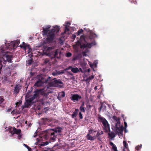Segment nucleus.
<instances>
[{
  "label": "nucleus",
  "mask_w": 151,
  "mask_h": 151,
  "mask_svg": "<svg viewBox=\"0 0 151 151\" xmlns=\"http://www.w3.org/2000/svg\"><path fill=\"white\" fill-rule=\"evenodd\" d=\"M96 44L95 41L90 43H87L85 40V36L82 35L81 37L79 40L76 42V47L77 45H79L81 49H85V50L82 51V54L83 56H86L89 53V49Z\"/></svg>",
  "instance_id": "f257e3e1"
},
{
  "label": "nucleus",
  "mask_w": 151,
  "mask_h": 151,
  "mask_svg": "<svg viewBox=\"0 0 151 151\" xmlns=\"http://www.w3.org/2000/svg\"><path fill=\"white\" fill-rule=\"evenodd\" d=\"M50 79L51 78L48 77L47 79L43 81V79L42 78V80L39 79L35 83V86L37 87H40L42 86L44 83H48L49 86L50 87H58L59 88L63 87V83L60 80H57L54 78L49 82V81H50Z\"/></svg>",
  "instance_id": "f03ea898"
},
{
  "label": "nucleus",
  "mask_w": 151,
  "mask_h": 151,
  "mask_svg": "<svg viewBox=\"0 0 151 151\" xmlns=\"http://www.w3.org/2000/svg\"><path fill=\"white\" fill-rule=\"evenodd\" d=\"M51 27L50 25H47L45 28L43 27V30L42 31L43 35H47L46 38L47 41L48 42L52 41L55 37V33L58 32L60 29L58 26H56L53 27V28L50 30Z\"/></svg>",
  "instance_id": "7ed1b4c3"
},
{
  "label": "nucleus",
  "mask_w": 151,
  "mask_h": 151,
  "mask_svg": "<svg viewBox=\"0 0 151 151\" xmlns=\"http://www.w3.org/2000/svg\"><path fill=\"white\" fill-rule=\"evenodd\" d=\"M62 128L60 127H58L55 129H49L46 131L42 138L45 140L49 139L50 142L54 141L56 138L58 133L59 134L61 132Z\"/></svg>",
  "instance_id": "20e7f679"
},
{
  "label": "nucleus",
  "mask_w": 151,
  "mask_h": 151,
  "mask_svg": "<svg viewBox=\"0 0 151 151\" xmlns=\"http://www.w3.org/2000/svg\"><path fill=\"white\" fill-rule=\"evenodd\" d=\"M55 47L51 46L47 47L45 48V50L46 51V53L49 55H53L54 58H58V55L59 53L58 49L54 50Z\"/></svg>",
  "instance_id": "39448f33"
},
{
  "label": "nucleus",
  "mask_w": 151,
  "mask_h": 151,
  "mask_svg": "<svg viewBox=\"0 0 151 151\" xmlns=\"http://www.w3.org/2000/svg\"><path fill=\"white\" fill-rule=\"evenodd\" d=\"M99 121L102 123L104 129L106 132H107L110 131V125L105 118L101 116H99Z\"/></svg>",
  "instance_id": "423d86ee"
},
{
  "label": "nucleus",
  "mask_w": 151,
  "mask_h": 151,
  "mask_svg": "<svg viewBox=\"0 0 151 151\" xmlns=\"http://www.w3.org/2000/svg\"><path fill=\"white\" fill-rule=\"evenodd\" d=\"M34 94L33 96L30 97V99H31L34 101H35V103L38 101L37 98L38 97L40 94L42 95H45V92H44L42 89H40L38 90H37L34 91Z\"/></svg>",
  "instance_id": "0eeeda50"
},
{
  "label": "nucleus",
  "mask_w": 151,
  "mask_h": 151,
  "mask_svg": "<svg viewBox=\"0 0 151 151\" xmlns=\"http://www.w3.org/2000/svg\"><path fill=\"white\" fill-rule=\"evenodd\" d=\"M9 132L11 134V135H13L14 134L18 135L20 133H21V130L20 129H17L15 127H13L12 130L11 129L9 130Z\"/></svg>",
  "instance_id": "6e6552de"
},
{
  "label": "nucleus",
  "mask_w": 151,
  "mask_h": 151,
  "mask_svg": "<svg viewBox=\"0 0 151 151\" xmlns=\"http://www.w3.org/2000/svg\"><path fill=\"white\" fill-rule=\"evenodd\" d=\"M22 87V86L20 84H16L14 89L13 94H15L16 96L19 93Z\"/></svg>",
  "instance_id": "1a4fd4ad"
},
{
  "label": "nucleus",
  "mask_w": 151,
  "mask_h": 151,
  "mask_svg": "<svg viewBox=\"0 0 151 151\" xmlns=\"http://www.w3.org/2000/svg\"><path fill=\"white\" fill-rule=\"evenodd\" d=\"M35 103V101H34L30 98L29 99L26 100V102L24 104V107L25 108H28L29 106Z\"/></svg>",
  "instance_id": "9d476101"
},
{
  "label": "nucleus",
  "mask_w": 151,
  "mask_h": 151,
  "mask_svg": "<svg viewBox=\"0 0 151 151\" xmlns=\"http://www.w3.org/2000/svg\"><path fill=\"white\" fill-rule=\"evenodd\" d=\"M115 129L119 137L120 138L122 135L123 127L122 125L121 127L115 128Z\"/></svg>",
  "instance_id": "9b49d317"
},
{
  "label": "nucleus",
  "mask_w": 151,
  "mask_h": 151,
  "mask_svg": "<svg viewBox=\"0 0 151 151\" xmlns=\"http://www.w3.org/2000/svg\"><path fill=\"white\" fill-rule=\"evenodd\" d=\"M13 56L12 55H6L4 56V61L5 62L7 61L8 62L11 63L12 61V58Z\"/></svg>",
  "instance_id": "f8f14e48"
},
{
  "label": "nucleus",
  "mask_w": 151,
  "mask_h": 151,
  "mask_svg": "<svg viewBox=\"0 0 151 151\" xmlns=\"http://www.w3.org/2000/svg\"><path fill=\"white\" fill-rule=\"evenodd\" d=\"M71 68L72 66H70L69 67L65 69L64 70H60V71L61 74L64 73L67 75H69L71 76L73 75V74L71 73V71H67L69 69H70V68Z\"/></svg>",
  "instance_id": "ddd939ff"
},
{
  "label": "nucleus",
  "mask_w": 151,
  "mask_h": 151,
  "mask_svg": "<svg viewBox=\"0 0 151 151\" xmlns=\"http://www.w3.org/2000/svg\"><path fill=\"white\" fill-rule=\"evenodd\" d=\"M113 119L116 122L115 128L118 127H121L122 125H120V122L119 118L115 116H114L113 117Z\"/></svg>",
  "instance_id": "4468645a"
},
{
  "label": "nucleus",
  "mask_w": 151,
  "mask_h": 151,
  "mask_svg": "<svg viewBox=\"0 0 151 151\" xmlns=\"http://www.w3.org/2000/svg\"><path fill=\"white\" fill-rule=\"evenodd\" d=\"M88 62V64L90 65V67L93 69V71H95L96 70L94 69V68H96L97 67V65L98 63V61L97 60L95 61L93 64L89 61Z\"/></svg>",
  "instance_id": "2eb2a0df"
},
{
  "label": "nucleus",
  "mask_w": 151,
  "mask_h": 151,
  "mask_svg": "<svg viewBox=\"0 0 151 151\" xmlns=\"http://www.w3.org/2000/svg\"><path fill=\"white\" fill-rule=\"evenodd\" d=\"M94 77V76L92 75L91 76L89 77L88 78H86L85 76L83 77V80L84 81H86L87 84L89 85V81L93 79Z\"/></svg>",
  "instance_id": "dca6fc26"
},
{
  "label": "nucleus",
  "mask_w": 151,
  "mask_h": 151,
  "mask_svg": "<svg viewBox=\"0 0 151 151\" xmlns=\"http://www.w3.org/2000/svg\"><path fill=\"white\" fill-rule=\"evenodd\" d=\"M20 47H21L23 48L25 50H26L27 48H28L29 49V50H31L30 45L28 44L25 43L24 42H23L22 45L21 46L20 45Z\"/></svg>",
  "instance_id": "f3484780"
},
{
  "label": "nucleus",
  "mask_w": 151,
  "mask_h": 151,
  "mask_svg": "<svg viewBox=\"0 0 151 151\" xmlns=\"http://www.w3.org/2000/svg\"><path fill=\"white\" fill-rule=\"evenodd\" d=\"M41 119L43 121L42 123L44 124H46L47 122H50V120L48 118H42Z\"/></svg>",
  "instance_id": "a211bd4d"
},
{
  "label": "nucleus",
  "mask_w": 151,
  "mask_h": 151,
  "mask_svg": "<svg viewBox=\"0 0 151 151\" xmlns=\"http://www.w3.org/2000/svg\"><path fill=\"white\" fill-rule=\"evenodd\" d=\"M86 137L87 139L90 140H93L96 138V137L94 136L92 137L89 134H88L87 136Z\"/></svg>",
  "instance_id": "6ab92c4d"
},
{
  "label": "nucleus",
  "mask_w": 151,
  "mask_h": 151,
  "mask_svg": "<svg viewBox=\"0 0 151 151\" xmlns=\"http://www.w3.org/2000/svg\"><path fill=\"white\" fill-rule=\"evenodd\" d=\"M70 24V22H68L67 23V24L65 25L64 33H66L69 30L68 28Z\"/></svg>",
  "instance_id": "aec40b11"
},
{
  "label": "nucleus",
  "mask_w": 151,
  "mask_h": 151,
  "mask_svg": "<svg viewBox=\"0 0 151 151\" xmlns=\"http://www.w3.org/2000/svg\"><path fill=\"white\" fill-rule=\"evenodd\" d=\"M90 38L91 39H93L97 37V35L92 32H91L90 35Z\"/></svg>",
  "instance_id": "412c9836"
},
{
  "label": "nucleus",
  "mask_w": 151,
  "mask_h": 151,
  "mask_svg": "<svg viewBox=\"0 0 151 151\" xmlns=\"http://www.w3.org/2000/svg\"><path fill=\"white\" fill-rule=\"evenodd\" d=\"M109 136L111 137V139L114 137L115 136V134L113 132H109L108 133Z\"/></svg>",
  "instance_id": "4be33fe9"
},
{
  "label": "nucleus",
  "mask_w": 151,
  "mask_h": 151,
  "mask_svg": "<svg viewBox=\"0 0 151 151\" xmlns=\"http://www.w3.org/2000/svg\"><path fill=\"white\" fill-rule=\"evenodd\" d=\"M58 95L61 98L64 97L65 96V92L63 91L60 93Z\"/></svg>",
  "instance_id": "5701e85b"
},
{
  "label": "nucleus",
  "mask_w": 151,
  "mask_h": 151,
  "mask_svg": "<svg viewBox=\"0 0 151 151\" xmlns=\"http://www.w3.org/2000/svg\"><path fill=\"white\" fill-rule=\"evenodd\" d=\"M11 113L12 115H14V114H17V110H16V109L13 110L11 112Z\"/></svg>",
  "instance_id": "b1692460"
},
{
  "label": "nucleus",
  "mask_w": 151,
  "mask_h": 151,
  "mask_svg": "<svg viewBox=\"0 0 151 151\" xmlns=\"http://www.w3.org/2000/svg\"><path fill=\"white\" fill-rule=\"evenodd\" d=\"M123 145L125 148H127L128 147L127 143L125 141H124L123 142Z\"/></svg>",
  "instance_id": "393cba45"
},
{
  "label": "nucleus",
  "mask_w": 151,
  "mask_h": 151,
  "mask_svg": "<svg viewBox=\"0 0 151 151\" xmlns=\"http://www.w3.org/2000/svg\"><path fill=\"white\" fill-rule=\"evenodd\" d=\"M71 99L75 102L76 101V94H73L71 97Z\"/></svg>",
  "instance_id": "a878e982"
},
{
  "label": "nucleus",
  "mask_w": 151,
  "mask_h": 151,
  "mask_svg": "<svg viewBox=\"0 0 151 151\" xmlns=\"http://www.w3.org/2000/svg\"><path fill=\"white\" fill-rule=\"evenodd\" d=\"M81 96L78 95L76 94V101H78V100L81 99Z\"/></svg>",
  "instance_id": "bb28decb"
},
{
  "label": "nucleus",
  "mask_w": 151,
  "mask_h": 151,
  "mask_svg": "<svg viewBox=\"0 0 151 151\" xmlns=\"http://www.w3.org/2000/svg\"><path fill=\"white\" fill-rule=\"evenodd\" d=\"M72 55V54L70 52H67L66 54V56L67 57H70Z\"/></svg>",
  "instance_id": "cd10ccee"
},
{
  "label": "nucleus",
  "mask_w": 151,
  "mask_h": 151,
  "mask_svg": "<svg viewBox=\"0 0 151 151\" xmlns=\"http://www.w3.org/2000/svg\"><path fill=\"white\" fill-rule=\"evenodd\" d=\"M32 62H33L32 59H30V60H28V64L29 65H31L32 63Z\"/></svg>",
  "instance_id": "c85d7f7f"
},
{
  "label": "nucleus",
  "mask_w": 151,
  "mask_h": 151,
  "mask_svg": "<svg viewBox=\"0 0 151 151\" xmlns=\"http://www.w3.org/2000/svg\"><path fill=\"white\" fill-rule=\"evenodd\" d=\"M49 62V60L48 59H46L44 60V63L45 64H47V63Z\"/></svg>",
  "instance_id": "c756f323"
},
{
  "label": "nucleus",
  "mask_w": 151,
  "mask_h": 151,
  "mask_svg": "<svg viewBox=\"0 0 151 151\" xmlns=\"http://www.w3.org/2000/svg\"><path fill=\"white\" fill-rule=\"evenodd\" d=\"M80 110L81 111L83 112H84L85 111L84 108L83 106L80 107Z\"/></svg>",
  "instance_id": "7c9ffc66"
},
{
  "label": "nucleus",
  "mask_w": 151,
  "mask_h": 151,
  "mask_svg": "<svg viewBox=\"0 0 151 151\" xmlns=\"http://www.w3.org/2000/svg\"><path fill=\"white\" fill-rule=\"evenodd\" d=\"M112 148L114 151H118L117 147L115 145L112 146Z\"/></svg>",
  "instance_id": "2f4dec72"
},
{
  "label": "nucleus",
  "mask_w": 151,
  "mask_h": 151,
  "mask_svg": "<svg viewBox=\"0 0 151 151\" xmlns=\"http://www.w3.org/2000/svg\"><path fill=\"white\" fill-rule=\"evenodd\" d=\"M21 103H22V102L21 101H19V102H17L16 103V107H17L18 106H19L21 104Z\"/></svg>",
  "instance_id": "473e14b6"
},
{
  "label": "nucleus",
  "mask_w": 151,
  "mask_h": 151,
  "mask_svg": "<svg viewBox=\"0 0 151 151\" xmlns=\"http://www.w3.org/2000/svg\"><path fill=\"white\" fill-rule=\"evenodd\" d=\"M4 101V99L2 96L0 97V104H1Z\"/></svg>",
  "instance_id": "72a5a7b5"
},
{
  "label": "nucleus",
  "mask_w": 151,
  "mask_h": 151,
  "mask_svg": "<svg viewBox=\"0 0 151 151\" xmlns=\"http://www.w3.org/2000/svg\"><path fill=\"white\" fill-rule=\"evenodd\" d=\"M83 30L82 29L79 30L78 32V35H79L81 34L83 32Z\"/></svg>",
  "instance_id": "f704fd0d"
},
{
  "label": "nucleus",
  "mask_w": 151,
  "mask_h": 151,
  "mask_svg": "<svg viewBox=\"0 0 151 151\" xmlns=\"http://www.w3.org/2000/svg\"><path fill=\"white\" fill-rule=\"evenodd\" d=\"M72 117L73 118H74L76 117V110L74 112L73 114H72Z\"/></svg>",
  "instance_id": "c9c22d12"
},
{
  "label": "nucleus",
  "mask_w": 151,
  "mask_h": 151,
  "mask_svg": "<svg viewBox=\"0 0 151 151\" xmlns=\"http://www.w3.org/2000/svg\"><path fill=\"white\" fill-rule=\"evenodd\" d=\"M52 74L54 76H56V75H57L58 74H57V70H56V71H55L53 72L52 73Z\"/></svg>",
  "instance_id": "e433bc0d"
},
{
  "label": "nucleus",
  "mask_w": 151,
  "mask_h": 151,
  "mask_svg": "<svg viewBox=\"0 0 151 151\" xmlns=\"http://www.w3.org/2000/svg\"><path fill=\"white\" fill-rule=\"evenodd\" d=\"M71 71L73 73H76V68H71Z\"/></svg>",
  "instance_id": "4c0bfd02"
},
{
  "label": "nucleus",
  "mask_w": 151,
  "mask_h": 151,
  "mask_svg": "<svg viewBox=\"0 0 151 151\" xmlns=\"http://www.w3.org/2000/svg\"><path fill=\"white\" fill-rule=\"evenodd\" d=\"M96 131H94V130H90L89 131V133L90 134H92L93 132H95Z\"/></svg>",
  "instance_id": "58836bf2"
},
{
  "label": "nucleus",
  "mask_w": 151,
  "mask_h": 151,
  "mask_svg": "<svg viewBox=\"0 0 151 151\" xmlns=\"http://www.w3.org/2000/svg\"><path fill=\"white\" fill-rule=\"evenodd\" d=\"M79 116L80 118L81 119H82L83 118V117L82 114L81 113V112H79Z\"/></svg>",
  "instance_id": "ea45409f"
},
{
  "label": "nucleus",
  "mask_w": 151,
  "mask_h": 151,
  "mask_svg": "<svg viewBox=\"0 0 151 151\" xmlns=\"http://www.w3.org/2000/svg\"><path fill=\"white\" fill-rule=\"evenodd\" d=\"M17 135L18 138L20 139L22 137V132H21V133H20V134H19Z\"/></svg>",
  "instance_id": "a19ab883"
},
{
  "label": "nucleus",
  "mask_w": 151,
  "mask_h": 151,
  "mask_svg": "<svg viewBox=\"0 0 151 151\" xmlns=\"http://www.w3.org/2000/svg\"><path fill=\"white\" fill-rule=\"evenodd\" d=\"M102 133H103V132H102V131H101V133H99V131H98L97 133V134H96V136L98 137L99 135L100 134H101Z\"/></svg>",
  "instance_id": "79ce46f5"
},
{
  "label": "nucleus",
  "mask_w": 151,
  "mask_h": 151,
  "mask_svg": "<svg viewBox=\"0 0 151 151\" xmlns=\"http://www.w3.org/2000/svg\"><path fill=\"white\" fill-rule=\"evenodd\" d=\"M20 43V41L19 40H17L15 41V43L17 45H19Z\"/></svg>",
  "instance_id": "37998d69"
},
{
  "label": "nucleus",
  "mask_w": 151,
  "mask_h": 151,
  "mask_svg": "<svg viewBox=\"0 0 151 151\" xmlns=\"http://www.w3.org/2000/svg\"><path fill=\"white\" fill-rule=\"evenodd\" d=\"M124 124L125 128V129H126L127 126V123L126 122H124Z\"/></svg>",
  "instance_id": "c03bdc74"
},
{
  "label": "nucleus",
  "mask_w": 151,
  "mask_h": 151,
  "mask_svg": "<svg viewBox=\"0 0 151 151\" xmlns=\"http://www.w3.org/2000/svg\"><path fill=\"white\" fill-rule=\"evenodd\" d=\"M11 110H12V109H11V108H9V109H7V111L8 112H10V111H11Z\"/></svg>",
  "instance_id": "a18cd8bd"
},
{
  "label": "nucleus",
  "mask_w": 151,
  "mask_h": 151,
  "mask_svg": "<svg viewBox=\"0 0 151 151\" xmlns=\"http://www.w3.org/2000/svg\"><path fill=\"white\" fill-rule=\"evenodd\" d=\"M57 73L58 75H59L61 74L60 71H58L57 70Z\"/></svg>",
  "instance_id": "49530a36"
},
{
  "label": "nucleus",
  "mask_w": 151,
  "mask_h": 151,
  "mask_svg": "<svg viewBox=\"0 0 151 151\" xmlns=\"http://www.w3.org/2000/svg\"><path fill=\"white\" fill-rule=\"evenodd\" d=\"M110 145L112 146H113L114 145H115L112 142H110Z\"/></svg>",
  "instance_id": "de8ad7c7"
},
{
  "label": "nucleus",
  "mask_w": 151,
  "mask_h": 151,
  "mask_svg": "<svg viewBox=\"0 0 151 151\" xmlns=\"http://www.w3.org/2000/svg\"><path fill=\"white\" fill-rule=\"evenodd\" d=\"M140 147H139L138 146L136 147V149L137 150H139Z\"/></svg>",
  "instance_id": "09e8293b"
},
{
  "label": "nucleus",
  "mask_w": 151,
  "mask_h": 151,
  "mask_svg": "<svg viewBox=\"0 0 151 151\" xmlns=\"http://www.w3.org/2000/svg\"><path fill=\"white\" fill-rule=\"evenodd\" d=\"M90 71V69H88V70H86L85 71V73H86V72H89Z\"/></svg>",
  "instance_id": "8fccbe9b"
},
{
  "label": "nucleus",
  "mask_w": 151,
  "mask_h": 151,
  "mask_svg": "<svg viewBox=\"0 0 151 151\" xmlns=\"http://www.w3.org/2000/svg\"><path fill=\"white\" fill-rule=\"evenodd\" d=\"M61 97H60V96H59V95L58 96V99L60 100H61Z\"/></svg>",
  "instance_id": "3c124183"
},
{
  "label": "nucleus",
  "mask_w": 151,
  "mask_h": 151,
  "mask_svg": "<svg viewBox=\"0 0 151 151\" xmlns=\"http://www.w3.org/2000/svg\"><path fill=\"white\" fill-rule=\"evenodd\" d=\"M73 38H74L75 39V38H76V34L75 33H74L73 35Z\"/></svg>",
  "instance_id": "603ef678"
},
{
  "label": "nucleus",
  "mask_w": 151,
  "mask_h": 151,
  "mask_svg": "<svg viewBox=\"0 0 151 151\" xmlns=\"http://www.w3.org/2000/svg\"><path fill=\"white\" fill-rule=\"evenodd\" d=\"M27 147V148L28 150L29 151V150H31V149L29 147H28V146Z\"/></svg>",
  "instance_id": "864d4df0"
},
{
  "label": "nucleus",
  "mask_w": 151,
  "mask_h": 151,
  "mask_svg": "<svg viewBox=\"0 0 151 151\" xmlns=\"http://www.w3.org/2000/svg\"><path fill=\"white\" fill-rule=\"evenodd\" d=\"M73 47L74 49V50H76V44L73 45Z\"/></svg>",
  "instance_id": "5fc2aeb1"
},
{
  "label": "nucleus",
  "mask_w": 151,
  "mask_h": 151,
  "mask_svg": "<svg viewBox=\"0 0 151 151\" xmlns=\"http://www.w3.org/2000/svg\"><path fill=\"white\" fill-rule=\"evenodd\" d=\"M84 102H83L82 104V105H81V106L84 107Z\"/></svg>",
  "instance_id": "6e6d98bb"
},
{
  "label": "nucleus",
  "mask_w": 151,
  "mask_h": 151,
  "mask_svg": "<svg viewBox=\"0 0 151 151\" xmlns=\"http://www.w3.org/2000/svg\"><path fill=\"white\" fill-rule=\"evenodd\" d=\"M94 89L95 90H96L97 89V86H96L94 88Z\"/></svg>",
  "instance_id": "4d7b16f0"
},
{
  "label": "nucleus",
  "mask_w": 151,
  "mask_h": 151,
  "mask_svg": "<svg viewBox=\"0 0 151 151\" xmlns=\"http://www.w3.org/2000/svg\"><path fill=\"white\" fill-rule=\"evenodd\" d=\"M76 60V56H74V57L73 58V60Z\"/></svg>",
  "instance_id": "13d9d810"
},
{
  "label": "nucleus",
  "mask_w": 151,
  "mask_h": 151,
  "mask_svg": "<svg viewBox=\"0 0 151 151\" xmlns=\"http://www.w3.org/2000/svg\"><path fill=\"white\" fill-rule=\"evenodd\" d=\"M76 73L78 71V69L77 68H76Z\"/></svg>",
  "instance_id": "bf43d9fd"
},
{
  "label": "nucleus",
  "mask_w": 151,
  "mask_h": 151,
  "mask_svg": "<svg viewBox=\"0 0 151 151\" xmlns=\"http://www.w3.org/2000/svg\"><path fill=\"white\" fill-rule=\"evenodd\" d=\"M13 44V47L14 48L15 47V44H14L13 43H12V45Z\"/></svg>",
  "instance_id": "052dcab7"
},
{
  "label": "nucleus",
  "mask_w": 151,
  "mask_h": 151,
  "mask_svg": "<svg viewBox=\"0 0 151 151\" xmlns=\"http://www.w3.org/2000/svg\"><path fill=\"white\" fill-rule=\"evenodd\" d=\"M45 143L46 145H47L48 144V142H46Z\"/></svg>",
  "instance_id": "680f3d73"
},
{
  "label": "nucleus",
  "mask_w": 151,
  "mask_h": 151,
  "mask_svg": "<svg viewBox=\"0 0 151 151\" xmlns=\"http://www.w3.org/2000/svg\"><path fill=\"white\" fill-rule=\"evenodd\" d=\"M139 146V147L141 148V147H142V145H141L140 146Z\"/></svg>",
  "instance_id": "e2e57ef3"
},
{
  "label": "nucleus",
  "mask_w": 151,
  "mask_h": 151,
  "mask_svg": "<svg viewBox=\"0 0 151 151\" xmlns=\"http://www.w3.org/2000/svg\"><path fill=\"white\" fill-rule=\"evenodd\" d=\"M24 145L25 146H26V147L27 146V145H25V144H24Z\"/></svg>",
  "instance_id": "0e129e2a"
},
{
  "label": "nucleus",
  "mask_w": 151,
  "mask_h": 151,
  "mask_svg": "<svg viewBox=\"0 0 151 151\" xmlns=\"http://www.w3.org/2000/svg\"><path fill=\"white\" fill-rule=\"evenodd\" d=\"M33 136H34V137H36V135H34Z\"/></svg>",
  "instance_id": "69168bd1"
},
{
  "label": "nucleus",
  "mask_w": 151,
  "mask_h": 151,
  "mask_svg": "<svg viewBox=\"0 0 151 151\" xmlns=\"http://www.w3.org/2000/svg\"><path fill=\"white\" fill-rule=\"evenodd\" d=\"M1 65V61H0V65Z\"/></svg>",
  "instance_id": "338daca9"
},
{
  "label": "nucleus",
  "mask_w": 151,
  "mask_h": 151,
  "mask_svg": "<svg viewBox=\"0 0 151 151\" xmlns=\"http://www.w3.org/2000/svg\"><path fill=\"white\" fill-rule=\"evenodd\" d=\"M44 151H48L47 150H44Z\"/></svg>",
  "instance_id": "774afa93"
}]
</instances>
